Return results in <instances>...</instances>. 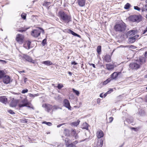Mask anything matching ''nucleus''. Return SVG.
I'll use <instances>...</instances> for the list:
<instances>
[{
	"mask_svg": "<svg viewBox=\"0 0 147 147\" xmlns=\"http://www.w3.org/2000/svg\"><path fill=\"white\" fill-rule=\"evenodd\" d=\"M114 28L117 32H123L126 29V26L125 23H120L115 25Z\"/></svg>",
	"mask_w": 147,
	"mask_h": 147,
	"instance_id": "nucleus-1",
	"label": "nucleus"
},
{
	"mask_svg": "<svg viewBox=\"0 0 147 147\" xmlns=\"http://www.w3.org/2000/svg\"><path fill=\"white\" fill-rule=\"evenodd\" d=\"M58 16L61 20L65 22H68L70 19V17L62 11H59L58 12Z\"/></svg>",
	"mask_w": 147,
	"mask_h": 147,
	"instance_id": "nucleus-2",
	"label": "nucleus"
},
{
	"mask_svg": "<svg viewBox=\"0 0 147 147\" xmlns=\"http://www.w3.org/2000/svg\"><path fill=\"white\" fill-rule=\"evenodd\" d=\"M142 19V16L140 15H134L130 16L129 19L133 22L138 23L141 22Z\"/></svg>",
	"mask_w": 147,
	"mask_h": 147,
	"instance_id": "nucleus-3",
	"label": "nucleus"
},
{
	"mask_svg": "<svg viewBox=\"0 0 147 147\" xmlns=\"http://www.w3.org/2000/svg\"><path fill=\"white\" fill-rule=\"evenodd\" d=\"M41 33L43 34L44 33V30L41 28H38L32 31L31 35L34 37H37L40 35Z\"/></svg>",
	"mask_w": 147,
	"mask_h": 147,
	"instance_id": "nucleus-4",
	"label": "nucleus"
},
{
	"mask_svg": "<svg viewBox=\"0 0 147 147\" xmlns=\"http://www.w3.org/2000/svg\"><path fill=\"white\" fill-rule=\"evenodd\" d=\"M24 39V35L21 34H18L16 35V40L20 44H22L23 43Z\"/></svg>",
	"mask_w": 147,
	"mask_h": 147,
	"instance_id": "nucleus-5",
	"label": "nucleus"
},
{
	"mask_svg": "<svg viewBox=\"0 0 147 147\" xmlns=\"http://www.w3.org/2000/svg\"><path fill=\"white\" fill-rule=\"evenodd\" d=\"M29 105V103L28 102L26 99H24L22 102L19 104V106L20 108L21 107L27 106Z\"/></svg>",
	"mask_w": 147,
	"mask_h": 147,
	"instance_id": "nucleus-6",
	"label": "nucleus"
},
{
	"mask_svg": "<svg viewBox=\"0 0 147 147\" xmlns=\"http://www.w3.org/2000/svg\"><path fill=\"white\" fill-rule=\"evenodd\" d=\"M139 37V36L137 35H135L133 37H131L129 38L128 41L129 43H133L136 40H137Z\"/></svg>",
	"mask_w": 147,
	"mask_h": 147,
	"instance_id": "nucleus-7",
	"label": "nucleus"
},
{
	"mask_svg": "<svg viewBox=\"0 0 147 147\" xmlns=\"http://www.w3.org/2000/svg\"><path fill=\"white\" fill-rule=\"evenodd\" d=\"M3 81L4 83L6 84L9 83L11 82L10 78L8 76H5L3 77Z\"/></svg>",
	"mask_w": 147,
	"mask_h": 147,
	"instance_id": "nucleus-8",
	"label": "nucleus"
},
{
	"mask_svg": "<svg viewBox=\"0 0 147 147\" xmlns=\"http://www.w3.org/2000/svg\"><path fill=\"white\" fill-rule=\"evenodd\" d=\"M129 67L133 69H136L140 67V65L137 63H132L130 64Z\"/></svg>",
	"mask_w": 147,
	"mask_h": 147,
	"instance_id": "nucleus-9",
	"label": "nucleus"
},
{
	"mask_svg": "<svg viewBox=\"0 0 147 147\" xmlns=\"http://www.w3.org/2000/svg\"><path fill=\"white\" fill-rule=\"evenodd\" d=\"M31 42L29 40L26 41L24 44V47L26 49H30V46Z\"/></svg>",
	"mask_w": 147,
	"mask_h": 147,
	"instance_id": "nucleus-10",
	"label": "nucleus"
},
{
	"mask_svg": "<svg viewBox=\"0 0 147 147\" xmlns=\"http://www.w3.org/2000/svg\"><path fill=\"white\" fill-rule=\"evenodd\" d=\"M121 74V72H114L111 75V77L110 78L111 79V80L116 79L118 75Z\"/></svg>",
	"mask_w": 147,
	"mask_h": 147,
	"instance_id": "nucleus-11",
	"label": "nucleus"
},
{
	"mask_svg": "<svg viewBox=\"0 0 147 147\" xmlns=\"http://www.w3.org/2000/svg\"><path fill=\"white\" fill-rule=\"evenodd\" d=\"M64 106L69 109L71 110V106L69 101L67 99H65L63 101Z\"/></svg>",
	"mask_w": 147,
	"mask_h": 147,
	"instance_id": "nucleus-12",
	"label": "nucleus"
},
{
	"mask_svg": "<svg viewBox=\"0 0 147 147\" xmlns=\"http://www.w3.org/2000/svg\"><path fill=\"white\" fill-rule=\"evenodd\" d=\"M43 107L45 108V110L48 112L52 108V106L49 104H44L42 105Z\"/></svg>",
	"mask_w": 147,
	"mask_h": 147,
	"instance_id": "nucleus-13",
	"label": "nucleus"
},
{
	"mask_svg": "<svg viewBox=\"0 0 147 147\" xmlns=\"http://www.w3.org/2000/svg\"><path fill=\"white\" fill-rule=\"evenodd\" d=\"M24 58L29 62H30L33 63H34V61L32 60V58L28 56L24 55Z\"/></svg>",
	"mask_w": 147,
	"mask_h": 147,
	"instance_id": "nucleus-14",
	"label": "nucleus"
},
{
	"mask_svg": "<svg viewBox=\"0 0 147 147\" xmlns=\"http://www.w3.org/2000/svg\"><path fill=\"white\" fill-rule=\"evenodd\" d=\"M103 132L101 130L98 131L96 133V136L98 138H100L103 136Z\"/></svg>",
	"mask_w": 147,
	"mask_h": 147,
	"instance_id": "nucleus-15",
	"label": "nucleus"
},
{
	"mask_svg": "<svg viewBox=\"0 0 147 147\" xmlns=\"http://www.w3.org/2000/svg\"><path fill=\"white\" fill-rule=\"evenodd\" d=\"M106 68L109 70H112L114 68V65L110 64H107L106 65Z\"/></svg>",
	"mask_w": 147,
	"mask_h": 147,
	"instance_id": "nucleus-16",
	"label": "nucleus"
},
{
	"mask_svg": "<svg viewBox=\"0 0 147 147\" xmlns=\"http://www.w3.org/2000/svg\"><path fill=\"white\" fill-rule=\"evenodd\" d=\"M0 101L6 104L7 102V99L5 96L0 97Z\"/></svg>",
	"mask_w": 147,
	"mask_h": 147,
	"instance_id": "nucleus-17",
	"label": "nucleus"
},
{
	"mask_svg": "<svg viewBox=\"0 0 147 147\" xmlns=\"http://www.w3.org/2000/svg\"><path fill=\"white\" fill-rule=\"evenodd\" d=\"M105 60L107 62H109L111 61V57L109 55H106L104 57Z\"/></svg>",
	"mask_w": 147,
	"mask_h": 147,
	"instance_id": "nucleus-18",
	"label": "nucleus"
},
{
	"mask_svg": "<svg viewBox=\"0 0 147 147\" xmlns=\"http://www.w3.org/2000/svg\"><path fill=\"white\" fill-rule=\"evenodd\" d=\"M85 0H78V3L80 7L84 6L85 4Z\"/></svg>",
	"mask_w": 147,
	"mask_h": 147,
	"instance_id": "nucleus-19",
	"label": "nucleus"
},
{
	"mask_svg": "<svg viewBox=\"0 0 147 147\" xmlns=\"http://www.w3.org/2000/svg\"><path fill=\"white\" fill-rule=\"evenodd\" d=\"M135 31L134 30H131L129 31L127 33V36H129L130 37H132L135 34Z\"/></svg>",
	"mask_w": 147,
	"mask_h": 147,
	"instance_id": "nucleus-20",
	"label": "nucleus"
},
{
	"mask_svg": "<svg viewBox=\"0 0 147 147\" xmlns=\"http://www.w3.org/2000/svg\"><path fill=\"white\" fill-rule=\"evenodd\" d=\"M146 58L144 57H140L139 60L140 62V64H142L145 63L146 61Z\"/></svg>",
	"mask_w": 147,
	"mask_h": 147,
	"instance_id": "nucleus-21",
	"label": "nucleus"
},
{
	"mask_svg": "<svg viewBox=\"0 0 147 147\" xmlns=\"http://www.w3.org/2000/svg\"><path fill=\"white\" fill-rule=\"evenodd\" d=\"M103 144V140H98V142L97 144V146L98 147H101Z\"/></svg>",
	"mask_w": 147,
	"mask_h": 147,
	"instance_id": "nucleus-22",
	"label": "nucleus"
},
{
	"mask_svg": "<svg viewBox=\"0 0 147 147\" xmlns=\"http://www.w3.org/2000/svg\"><path fill=\"white\" fill-rule=\"evenodd\" d=\"M42 63L48 66L51 65L52 64V63L50 61H43L42 62Z\"/></svg>",
	"mask_w": 147,
	"mask_h": 147,
	"instance_id": "nucleus-23",
	"label": "nucleus"
},
{
	"mask_svg": "<svg viewBox=\"0 0 147 147\" xmlns=\"http://www.w3.org/2000/svg\"><path fill=\"white\" fill-rule=\"evenodd\" d=\"M72 134L73 136H74L76 139L78 138V136L76 133V131L74 130H72Z\"/></svg>",
	"mask_w": 147,
	"mask_h": 147,
	"instance_id": "nucleus-24",
	"label": "nucleus"
},
{
	"mask_svg": "<svg viewBox=\"0 0 147 147\" xmlns=\"http://www.w3.org/2000/svg\"><path fill=\"white\" fill-rule=\"evenodd\" d=\"M101 47L100 46H98L97 49V51L98 54H100L101 51Z\"/></svg>",
	"mask_w": 147,
	"mask_h": 147,
	"instance_id": "nucleus-25",
	"label": "nucleus"
},
{
	"mask_svg": "<svg viewBox=\"0 0 147 147\" xmlns=\"http://www.w3.org/2000/svg\"><path fill=\"white\" fill-rule=\"evenodd\" d=\"M80 121L79 120H78L77 121L73 122L71 123V125L75 126H77L79 124Z\"/></svg>",
	"mask_w": 147,
	"mask_h": 147,
	"instance_id": "nucleus-26",
	"label": "nucleus"
},
{
	"mask_svg": "<svg viewBox=\"0 0 147 147\" xmlns=\"http://www.w3.org/2000/svg\"><path fill=\"white\" fill-rule=\"evenodd\" d=\"M70 32L73 35L75 36H77L79 37H80V35L77 34L76 33H75L73 31L70 30Z\"/></svg>",
	"mask_w": 147,
	"mask_h": 147,
	"instance_id": "nucleus-27",
	"label": "nucleus"
},
{
	"mask_svg": "<svg viewBox=\"0 0 147 147\" xmlns=\"http://www.w3.org/2000/svg\"><path fill=\"white\" fill-rule=\"evenodd\" d=\"M42 124H46L49 126H51L52 125V124L50 122H47L46 121H43L42 122Z\"/></svg>",
	"mask_w": 147,
	"mask_h": 147,
	"instance_id": "nucleus-28",
	"label": "nucleus"
},
{
	"mask_svg": "<svg viewBox=\"0 0 147 147\" xmlns=\"http://www.w3.org/2000/svg\"><path fill=\"white\" fill-rule=\"evenodd\" d=\"M111 80V78H108L107 80L104 82H103V84H106L108 82H110Z\"/></svg>",
	"mask_w": 147,
	"mask_h": 147,
	"instance_id": "nucleus-29",
	"label": "nucleus"
},
{
	"mask_svg": "<svg viewBox=\"0 0 147 147\" xmlns=\"http://www.w3.org/2000/svg\"><path fill=\"white\" fill-rule=\"evenodd\" d=\"M72 90L78 96H79L80 94V92L78 91L75 90L74 88L72 89Z\"/></svg>",
	"mask_w": 147,
	"mask_h": 147,
	"instance_id": "nucleus-30",
	"label": "nucleus"
},
{
	"mask_svg": "<svg viewBox=\"0 0 147 147\" xmlns=\"http://www.w3.org/2000/svg\"><path fill=\"white\" fill-rule=\"evenodd\" d=\"M130 6V5L128 3H127L124 6V8L126 9H128Z\"/></svg>",
	"mask_w": 147,
	"mask_h": 147,
	"instance_id": "nucleus-31",
	"label": "nucleus"
},
{
	"mask_svg": "<svg viewBox=\"0 0 147 147\" xmlns=\"http://www.w3.org/2000/svg\"><path fill=\"white\" fill-rule=\"evenodd\" d=\"M5 75V73L3 71L0 70V78H2Z\"/></svg>",
	"mask_w": 147,
	"mask_h": 147,
	"instance_id": "nucleus-32",
	"label": "nucleus"
},
{
	"mask_svg": "<svg viewBox=\"0 0 147 147\" xmlns=\"http://www.w3.org/2000/svg\"><path fill=\"white\" fill-rule=\"evenodd\" d=\"M65 145L66 147H73L75 146L73 143L69 144H68L66 143Z\"/></svg>",
	"mask_w": 147,
	"mask_h": 147,
	"instance_id": "nucleus-33",
	"label": "nucleus"
},
{
	"mask_svg": "<svg viewBox=\"0 0 147 147\" xmlns=\"http://www.w3.org/2000/svg\"><path fill=\"white\" fill-rule=\"evenodd\" d=\"M113 91V90L112 89H111L110 90L108 91L106 93H105L104 94H103V97H105L106 96L107 94L110 93L111 92H112Z\"/></svg>",
	"mask_w": 147,
	"mask_h": 147,
	"instance_id": "nucleus-34",
	"label": "nucleus"
},
{
	"mask_svg": "<svg viewBox=\"0 0 147 147\" xmlns=\"http://www.w3.org/2000/svg\"><path fill=\"white\" fill-rule=\"evenodd\" d=\"M145 11H147V4L145 5V6L143 7L142 9V12Z\"/></svg>",
	"mask_w": 147,
	"mask_h": 147,
	"instance_id": "nucleus-35",
	"label": "nucleus"
},
{
	"mask_svg": "<svg viewBox=\"0 0 147 147\" xmlns=\"http://www.w3.org/2000/svg\"><path fill=\"white\" fill-rule=\"evenodd\" d=\"M83 125H85L86 126L85 127H83V128L84 129H88V124L87 123H84Z\"/></svg>",
	"mask_w": 147,
	"mask_h": 147,
	"instance_id": "nucleus-36",
	"label": "nucleus"
},
{
	"mask_svg": "<svg viewBox=\"0 0 147 147\" xmlns=\"http://www.w3.org/2000/svg\"><path fill=\"white\" fill-rule=\"evenodd\" d=\"M26 14L25 13H22L21 15L22 18L24 19H25L26 17Z\"/></svg>",
	"mask_w": 147,
	"mask_h": 147,
	"instance_id": "nucleus-37",
	"label": "nucleus"
},
{
	"mask_svg": "<svg viewBox=\"0 0 147 147\" xmlns=\"http://www.w3.org/2000/svg\"><path fill=\"white\" fill-rule=\"evenodd\" d=\"M10 105L12 107H15L16 105V103L14 102H11L10 104Z\"/></svg>",
	"mask_w": 147,
	"mask_h": 147,
	"instance_id": "nucleus-38",
	"label": "nucleus"
},
{
	"mask_svg": "<svg viewBox=\"0 0 147 147\" xmlns=\"http://www.w3.org/2000/svg\"><path fill=\"white\" fill-rule=\"evenodd\" d=\"M59 108L56 105L54 106L53 107V110L54 111L55 110H57L59 109Z\"/></svg>",
	"mask_w": 147,
	"mask_h": 147,
	"instance_id": "nucleus-39",
	"label": "nucleus"
},
{
	"mask_svg": "<svg viewBox=\"0 0 147 147\" xmlns=\"http://www.w3.org/2000/svg\"><path fill=\"white\" fill-rule=\"evenodd\" d=\"M63 87V86L62 84H58L57 88L59 89H60Z\"/></svg>",
	"mask_w": 147,
	"mask_h": 147,
	"instance_id": "nucleus-40",
	"label": "nucleus"
},
{
	"mask_svg": "<svg viewBox=\"0 0 147 147\" xmlns=\"http://www.w3.org/2000/svg\"><path fill=\"white\" fill-rule=\"evenodd\" d=\"M28 92V90L27 89H25L22 90V93L23 94H24L26 93L27 92Z\"/></svg>",
	"mask_w": 147,
	"mask_h": 147,
	"instance_id": "nucleus-41",
	"label": "nucleus"
},
{
	"mask_svg": "<svg viewBox=\"0 0 147 147\" xmlns=\"http://www.w3.org/2000/svg\"><path fill=\"white\" fill-rule=\"evenodd\" d=\"M134 9L135 10H137L138 11H140V8L138 6H134Z\"/></svg>",
	"mask_w": 147,
	"mask_h": 147,
	"instance_id": "nucleus-42",
	"label": "nucleus"
},
{
	"mask_svg": "<svg viewBox=\"0 0 147 147\" xmlns=\"http://www.w3.org/2000/svg\"><path fill=\"white\" fill-rule=\"evenodd\" d=\"M47 41V40L46 39H44L42 41V44L43 46H45Z\"/></svg>",
	"mask_w": 147,
	"mask_h": 147,
	"instance_id": "nucleus-43",
	"label": "nucleus"
},
{
	"mask_svg": "<svg viewBox=\"0 0 147 147\" xmlns=\"http://www.w3.org/2000/svg\"><path fill=\"white\" fill-rule=\"evenodd\" d=\"M0 62H1L2 63L4 64L6 63L7 62L5 60H2L0 59Z\"/></svg>",
	"mask_w": 147,
	"mask_h": 147,
	"instance_id": "nucleus-44",
	"label": "nucleus"
},
{
	"mask_svg": "<svg viewBox=\"0 0 147 147\" xmlns=\"http://www.w3.org/2000/svg\"><path fill=\"white\" fill-rule=\"evenodd\" d=\"M113 120V118L112 117H110L109 118V123H111Z\"/></svg>",
	"mask_w": 147,
	"mask_h": 147,
	"instance_id": "nucleus-45",
	"label": "nucleus"
},
{
	"mask_svg": "<svg viewBox=\"0 0 147 147\" xmlns=\"http://www.w3.org/2000/svg\"><path fill=\"white\" fill-rule=\"evenodd\" d=\"M8 112L11 114H13L15 113H14L13 111L11 110H8Z\"/></svg>",
	"mask_w": 147,
	"mask_h": 147,
	"instance_id": "nucleus-46",
	"label": "nucleus"
},
{
	"mask_svg": "<svg viewBox=\"0 0 147 147\" xmlns=\"http://www.w3.org/2000/svg\"><path fill=\"white\" fill-rule=\"evenodd\" d=\"M71 64L72 65H76L78 64L77 63H76L75 61H72L71 62Z\"/></svg>",
	"mask_w": 147,
	"mask_h": 147,
	"instance_id": "nucleus-47",
	"label": "nucleus"
},
{
	"mask_svg": "<svg viewBox=\"0 0 147 147\" xmlns=\"http://www.w3.org/2000/svg\"><path fill=\"white\" fill-rule=\"evenodd\" d=\"M144 57L146 58H147V51L145 52L144 54Z\"/></svg>",
	"mask_w": 147,
	"mask_h": 147,
	"instance_id": "nucleus-48",
	"label": "nucleus"
},
{
	"mask_svg": "<svg viewBox=\"0 0 147 147\" xmlns=\"http://www.w3.org/2000/svg\"><path fill=\"white\" fill-rule=\"evenodd\" d=\"M90 65H92V67L94 68H95V65L93 63H90Z\"/></svg>",
	"mask_w": 147,
	"mask_h": 147,
	"instance_id": "nucleus-49",
	"label": "nucleus"
},
{
	"mask_svg": "<svg viewBox=\"0 0 147 147\" xmlns=\"http://www.w3.org/2000/svg\"><path fill=\"white\" fill-rule=\"evenodd\" d=\"M78 141H76L75 142H73V143L74 144V145H75L76 144H77L78 143Z\"/></svg>",
	"mask_w": 147,
	"mask_h": 147,
	"instance_id": "nucleus-50",
	"label": "nucleus"
},
{
	"mask_svg": "<svg viewBox=\"0 0 147 147\" xmlns=\"http://www.w3.org/2000/svg\"><path fill=\"white\" fill-rule=\"evenodd\" d=\"M27 80V78H24V82L25 83L26 81Z\"/></svg>",
	"mask_w": 147,
	"mask_h": 147,
	"instance_id": "nucleus-51",
	"label": "nucleus"
},
{
	"mask_svg": "<svg viewBox=\"0 0 147 147\" xmlns=\"http://www.w3.org/2000/svg\"><path fill=\"white\" fill-rule=\"evenodd\" d=\"M147 29L146 28V29L144 31L143 34H145L147 32Z\"/></svg>",
	"mask_w": 147,
	"mask_h": 147,
	"instance_id": "nucleus-52",
	"label": "nucleus"
},
{
	"mask_svg": "<svg viewBox=\"0 0 147 147\" xmlns=\"http://www.w3.org/2000/svg\"><path fill=\"white\" fill-rule=\"evenodd\" d=\"M130 48H133V49L135 48V47L133 45H131L130 46Z\"/></svg>",
	"mask_w": 147,
	"mask_h": 147,
	"instance_id": "nucleus-53",
	"label": "nucleus"
},
{
	"mask_svg": "<svg viewBox=\"0 0 147 147\" xmlns=\"http://www.w3.org/2000/svg\"><path fill=\"white\" fill-rule=\"evenodd\" d=\"M103 96H104L102 94H101L100 95V97H103Z\"/></svg>",
	"mask_w": 147,
	"mask_h": 147,
	"instance_id": "nucleus-54",
	"label": "nucleus"
},
{
	"mask_svg": "<svg viewBox=\"0 0 147 147\" xmlns=\"http://www.w3.org/2000/svg\"><path fill=\"white\" fill-rule=\"evenodd\" d=\"M29 96L30 97L34 96L33 95L31 94H29Z\"/></svg>",
	"mask_w": 147,
	"mask_h": 147,
	"instance_id": "nucleus-55",
	"label": "nucleus"
},
{
	"mask_svg": "<svg viewBox=\"0 0 147 147\" xmlns=\"http://www.w3.org/2000/svg\"><path fill=\"white\" fill-rule=\"evenodd\" d=\"M46 4H47V5H49V4H50V2H47L46 3Z\"/></svg>",
	"mask_w": 147,
	"mask_h": 147,
	"instance_id": "nucleus-56",
	"label": "nucleus"
},
{
	"mask_svg": "<svg viewBox=\"0 0 147 147\" xmlns=\"http://www.w3.org/2000/svg\"><path fill=\"white\" fill-rule=\"evenodd\" d=\"M68 140V138H66V139H65V142H66Z\"/></svg>",
	"mask_w": 147,
	"mask_h": 147,
	"instance_id": "nucleus-57",
	"label": "nucleus"
},
{
	"mask_svg": "<svg viewBox=\"0 0 147 147\" xmlns=\"http://www.w3.org/2000/svg\"><path fill=\"white\" fill-rule=\"evenodd\" d=\"M23 122H25V123L27 122V120H23Z\"/></svg>",
	"mask_w": 147,
	"mask_h": 147,
	"instance_id": "nucleus-58",
	"label": "nucleus"
},
{
	"mask_svg": "<svg viewBox=\"0 0 147 147\" xmlns=\"http://www.w3.org/2000/svg\"><path fill=\"white\" fill-rule=\"evenodd\" d=\"M68 74H69V75H71V74H72V73H71V72H68Z\"/></svg>",
	"mask_w": 147,
	"mask_h": 147,
	"instance_id": "nucleus-59",
	"label": "nucleus"
},
{
	"mask_svg": "<svg viewBox=\"0 0 147 147\" xmlns=\"http://www.w3.org/2000/svg\"><path fill=\"white\" fill-rule=\"evenodd\" d=\"M61 125H58L57 126V127H60V126H61Z\"/></svg>",
	"mask_w": 147,
	"mask_h": 147,
	"instance_id": "nucleus-60",
	"label": "nucleus"
},
{
	"mask_svg": "<svg viewBox=\"0 0 147 147\" xmlns=\"http://www.w3.org/2000/svg\"><path fill=\"white\" fill-rule=\"evenodd\" d=\"M146 101L147 102V96H146Z\"/></svg>",
	"mask_w": 147,
	"mask_h": 147,
	"instance_id": "nucleus-61",
	"label": "nucleus"
},
{
	"mask_svg": "<svg viewBox=\"0 0 147 147\" xmlns=\"http://www.w3.org/2000/svg\"><path fill=\"white\" fill-rule=\"evenodd\" d=\"M145 77L146 78H147V74L145 76Z\"/></svg>",
	"mask_w": 147,
	"mask_h": 147,
	"instance_id": "nucleus-62",
	"label": "nucleus"
},
{
	"mask_svg": "<svg viewBox=\"0 0 147 147\" xmlns=\"http://www.w3.org/2000/svg\"><path fill=\"white\" fill-rule=\"evenodd\" d=\"M146 18L147 19V14L146 15Z\"/></svg>",
	"mask_w": 147,
	"mask_h": 147,
	"instance_id": "nucleus-63",
	"label": "nucleus"
},
{
	"mask_svg": "<svg viewBox=\"0 0 147 147\" xmlns=\"http://www.w3.org/2000/svg\"><path fill=\"white\" fill-rule=\"evenodd\" d=\"M50 134V132H48V133H47V134Z\"/></svg>",
	"mask_w": 147,
	"mask_h": 147,
	"instance_id": "nucleus-64",
	"label": "nucleus"
}]
</instances>
